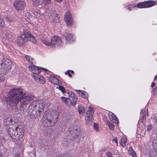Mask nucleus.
Wrapping results in <instances>:
<instances>
[{"label": "nucleus", "mask_w": 157, "mask_h": 157, "mask_svg": "<svg viewBox=\"0 0 157 157\" xmlns=\"http://www.w3.org/2000/svg\"><path fill=\"white\" fill-rule=\"evenodd\" d=\"M153 128V127L151 125L149 124L147 126V131L149 132L152 130Z\"/></svg>", "instance_id": "obj_37"}, {"label": "nucleus", "mask_w": 157, "mask_h": 157, "mask_svg": "<svg viewBox=\"0 0 157 157\" xmlns=\"http://www.w3.org/2000/svg\"><path fill=\"white\" fill-rule=\"evenodd\" d=\"M69 132L71 134V136L75 138H77L81 134L80 128L76 126L71 128Z\"/></svg>", "instance_id": "obj_11"}, {"label": "nucleus", "mask_w": 157, "mask_h": 157, "mask_svg": "<svg viewBox=\"0 0 157 157\" xmlns=\"http://www.w3.org/2000/svg\"><path fill=\"white\" fill-rule=\"evenodd\" d=\"M155 82H153L151 83V87H153L154 86H155Z\"/></svg>", "instance_id": "obj_48"}, {"label": "nucleus", "mask_w": 157, "mask_h": 157, "mask_svg": "<svg viewBox=\"0 0 157 157\" xmlns=\"http://www.w3.org/2000/svg\"><path fill=\"white\" fill-rule=\"evenodd\" d=\"M71 93H70L69 90H65V92L63 94H64V95L65 96L70 97L71 96Z\"/></svg>", "instance_id": "obj_30"}, {"label": "nucleus", "mask_w": 157, "mask_h": 157, "mask_svg": "<svg viewBox=\"0 0 157 157\" xmlns=\"http://www.w3.org/2000/svg\"><path fill=\"white\" fill-rule=\"evenodd\" d=\"M2 36L5 38L12 40L13 39L14 35L9 30L3 29L2 30Z\"/></svg>", "instance_id": "obj_12"}, {"label": "nucleus", "mask_w": 157, "mask_h": 157, "mask_svg": "<svg viewBox=\"0 0 157 157\" xmlns=\"http://www.w3.org/2000/svg\"><path fill=\"white\" fill-rule=\"evenodd\" d=\"M5 25L4 22L2 19L0 18V26L3 27Z\"/></svg>", "instance_id": "obj_34"}, {"label": "nucleus", "mask_w": 157, "mask_h": 157, "mask_svg": "<svg viewBox=\"0 0 157 157\" xmlns=\"http://www.w3.org/2000/svg\"><path fill=\"white\" fill-rule=\"evenodd\" d=\"M110 120L116 123H118L119 122L118 119L116 116L111 112H110L108 114Z\"/></svg>", "instance_id": "obj_16"}, {"label": "nucleus", "mask_w": 157, "mask_h": 157, "mask_svg": "<svg viewBox=\"0 0 157 157\" xmlns=\"http://www.w3.org/2000/svg\"><path fill=\"white\" fill-rule=\"evenodd\" d=\"M54 77H52V76L49 77V79L51 82H52V81L53 79L54 78Z\"/></svg>", "instance_id": "obj_43"}, {"label": "nucleus", "mask_w": 157, "mask_h": 157, "mask_svg": "<svg viewBox=\"0 0 157 157\" xmlns=\"http://www.w3.org/2000/svg\"><path fill=\"white\" fill-rule=\"evenodd\" d=\"M69 142L67 139L65 138L63 140L62 142V145L63 146H67L68 145Z\"/></svg>", "instance_id": "obj_25"}, {"label": "nucleus", "mask_w": 157, "mask_h": 157, "mask_svg": "<svg viewBox=\"0 0 157 157\" xmlns=\"http://www.w3.org/2000/svg\"><path fill=\"white\" fill-rule=\"evenodd\" d=\"M15 157H20V155L18 154H16L15 155Z\"/></svg>", "instance_id": "obj_50"}, {"label": "nucleus", "mask_w": 157, "mask_h": 157, "mask_svg": "<svg viewBox=\"0 0 157 157\" xmlns=\"http://www.w3.org/2000/svg\"><path fill=\"white\" fill-rule=\"evenodd\" d=\"M62 157H71L70 155H67L66 154V155H64Z\"/></svg>", "instance_id": "obj_47"}, {"label": "nucleus", "mask_w": 157, "mask_h": 157, "mask_svg": "<svg viewBox=\"0 0 157 157\" xmlns=\"http://www.w3.org/2000/svg\"><path fill=\"white\" fill-rule=\"evenodd\" d=\"M154 81L157 80V75L155 76L154 78Z\"/></svg>", "instance_id": "obj_52"}, {"label": "nucleus", "mask_w": 157, "mask_h": 157, "mask_svg": "<svg viewBox=\"0 0 157 157\" xmlns=\"http://www.w3.org/2000/svg\"><path fill=\"white\" fill-rule=\"evenodd\" d=\"M59 89L63 93H64L65 89L64 87L62 86H59L58 87Z\"/></svg>", "instance_id": "obj_32"}, {"label": "nucleus", "mask_w": 157, "mask_h": 157, "mask_svg": "<svg viewBox=\"0 0 157 157\" xmlns=\"http://www.w3.org/2000/svg\"><path fill=\"white\" fill-rule=\"evenodd\" d=\"M129 152L130 154L132 155L133 157H136V155L135 152L133 150L131 147L129 148Z\"/></svg>", "instance_id": "obj_24"}, {"label": "nucleus", "mask_w": 157, "mask_h": 157, "mask_svg": "<svg viewBox=\"0 0 157 157\" xmlns=\"http://www.w3.org/2000/svg\"><path fill=\"white\" fill-rule=\"evenodd\" d=\"M11 62L8 59H6L3 60L0 65V73L5 74L11 68Z\"/></svg>", "instance_id": "obj_5"}, {"label": "nucleus", "mask_w": 157, "mask_h": 157, "mask_svg": "<svg viewBox=\"0 0 157 157\" xmlns=\"http://www.w3.org/2000/svg\"><path fill=\"white\" fill-rule=\"evenodd\" d=\"M107 155L108 157H112V154L110 152L108 153Z\"/></svg>", "instance_id": "obj_44"}, {"label": "nucleus", "mask_w": 157, "mask_h": 157, "mask_svg": "<svg viewBox=\"0 0 157 157\" xmlns=\"http://www.w3.org/2000/svg\"><path fill=\"white\" fill-rule=\"evenodd\" d=\"M156 149H155V152L156 153V155H157V147H156Z\"/></svg>", "instance_id": "obj_57"}, {"label": "nucleus", "mask_w": 157, "mask_h": 157, "mask_svg": "<svg viewBox=\"0 0 157 157\" xmlns=\"http://www.w3.org/2000/svg\"><path fill=\"white\" fill-rule=\"evenodd\" d=\"M44 3L45 5H47L49 4L51 0H43Z\"/></svg>", "instance_id": "obj_38"}, {"label": "nucleus", "mask_w": 157, "mask_h": 157, "mask_svg": "<svg viewBox=\"0 0 157 157\" xmlns=\"http://www.w3.org/2000/svg\"><path fill=\"white\" fill-rule=\"evenodd\" d=\"M67 98H66L63 97H61V99L62 101H63L65 103L67 101Z\"/></svg>", "instance_id": "obj_39"}, {"label": "nucleus", "mask_w": 157, "mask_h": 157, "mask_svg": "<svg viewBox=\"0 0 157 157\" xmlns=\"http://www.w3.org/2000/svg\"><path fill=\"white\" fill-rule=\"evenodd\" d=\"M59 82V80L58 78H55V77L53 79V81L51 83L55 84H57Z\"/></svg>", "instance_id": "obj_31"}, {"label": "nucleus", "mask_w": 157, "mask_h": 157, "mask_svg": "<svg viewBox=\"0 0 157 157\" xmlns=\"http://www.w3.org/2000/svg\"><path fill=\"white\" fill-rule=\"evenodd\" d=\"M37 0H32L33 3H34Z\"/></svg>", "instance_id": "obj_54"}, {"label": "nucleus", "mask_w": 157, "mask_h": 157, "mask_svg": "<svg viewBox=\"0 0 157 157\" xmlns=\"http://www.w3.org/2000/svg\"><path fill=\"white\" fill-rule=\"evenodd\" d=\"M71 72L72 73V74H74V72L73 71H72V70H71Z\"/></svg>", "instance_id": "obj_58"}, {"label": "nucleus", "mask_w": 157, "mask_h": 157, "mask_svg": "<svg viewBox=\"0 0 157 157\" xmlns=\"http://www.w3.org/2000/svg\"><path fill=\"white\" fill-rule=\"evenodd\" d=\"M13 5L17 10L20 11L23 10L26 4L23 0H17L14 1Z\"/></svg>", "instance_id": "obj_9"}, {"label": "nucleus", "mask_w": 157, "mask_h": 157, "mask_svg": "<svg viewBox=\"0 0 157 157\" xmlns=\"http://www.w3.org/2000/svg\"><path fill=\"white\" fill-rule=\"evenodd\" d=\"M76 92L78 93L79 94H81L82 95V94H83V93H84V91L79 90H76Z\"/></svg>", "instance_id": "obj_40"}, {"label": "nucleus", "mask_w": 157, "mask_h": 157, "mask_svg": "<svg viewBox=\"0 0 157 157\" xmlns=\"http://www.w3.org/2000/svg\"><path fill=\"white\" fill-rule=\"evenodd\" d=\"M64 36H65L66 39L68 42L74 41L73 37L71 34L66 33L64 34Z\"/></svg>", "instance_id": "obj_18"}, {"label": "nucleus", "mask_w": 157, "mask_h": 157, "mask_svg": "<svg viewBox=\"0 0 157 157\" xmlns=\"http://www.w3.org/2000/svg\"><path fill=\"white\" fill-rule=\"evenodd\" d=\"M56 44L61 45L62 44V42L61 38L58 36H54L51 39L50 45L51 46H53Z\"/></svg>", "instance_id": "obj_13"}, {"label": "nucleus", "mask_w": 157, "mask_h": 157, "mask_svg": "<svg viewBox=\"0 0 157 157\" xmlns=\"http://www.w3.org/2000/svg\"><path fill=\"white\" fill-rule=\"evenodd\" d=\"M79 113L80 114H82L85 113V109L83 107L79 106L78 107Z\"/></svg>", "instance_id": "obj_23"}, {"label": "nucleus", "mask_w": 157, "mask_h": 157, "mask_svg": "<svg viewBox=\"0 0 157 157\" xmlns=\"http://www.w3.org/2000/svg\"><path fill=\"white\" fill-rule=\"evenodd\" d=\"M14 122H15L10 118H6L4 120V125L7 126V128H8V126H12L13 124V123ZM8 128H7V129Z\"/></svg>", "instance_id": "obj_17"}, {"label": "nucleus", "mask_w": 157, "mask_h": 157, "mask_svg": "<svg viewBox=\"0 0 157 157\" xmlns=\"http://www.w3.org/2000/svg\"><path fill=\"white\" fill-rule=\"evenodd\" d=\"M25 58L28 61H29L31 63H33L32 61L33 60V59L31 57L29 56L26 55L25 56Z\"/></svg>", "instance_id": "obj_28"}, {"label": "nucleus", "mask_w": 157, "mask_h": 157, "mask_svg": "<svg viewBox=\"0 0 157 157\" xmlns=\"http://www.w3.org/2000/svg\"><path fill=\"white\" fill-rule=\"evenodd\" d=\"M113 141H115L116 143V144H117V138H114L113 139Z\"/></svg>", "instance_id": "obj_45"}, {"label": "nucleus", "mask_w": 157, "mask_h": 157, "mask_svg": "<svg viewBox=\"0 0 157 157\" xmlns=\"http://www.w3.org/2000/svg\"><path fill=\"white\" fill-rule=\"evenodd\" d=\"M57 117L52 116L50 114H46L42 119V124L45 127H49L54 125L57 121Z\"/></svg>", "instance_id": "obj_4"}, {"label": "nucleus", "mask_w": 157, "mask_h": 157, "mask_svg": "<svg viewBox=\"0 0 157 157\" xmlns=\"http://www.w3.org/2000/svg\"><path fill=\"white\" fill-rule=\"evenodd\" d=\"M5 80V78L2 75H0V82H2Z\"/></svg>", "instance_id": "obj_42"}, {"label": "nucleus", "mask_w": 157, "mask_h": 157, "mask_svg": "<svg viewBox=\"0 0 157 157\" xmlns=\"http://www.w3.org/2000/svg\"><path fill=\"white\" fill-rule=\"evenodd\" d=\"M146 120V117L145 115V113L144 114L142 119L143 121H145Z\"/></svg>", "instance_id": "obj_46"}, {"label": "nucleus", "mask_w": 157, "mask_h": 157, "mask_svg": "<svg viewBox=\"0 0 157 157\" xmlns=\"http://www.w3.org/2000/svg\"><path fill=\"white\" fill-rule=\"evenodd\" d=\"M29 69L33 73L36 75L39 74L41 71V69L39 67L35 66L33 65L29 66Z\"/></svg>", "instance_id": "obj_15"}, {"label": "nucleus", "mask_w": 157, "mask_h": 157, "mask_svg": "<svg viewBox=\"0 0 157 157\" xmlns=\"http://www.w3.org/2000/svg\"><path fill=\"white\" fill-rule=\"evenodd\" d=\"M43 3L41 0H37L34 3H33L34 6L36 7L40 5Z\"/></svg>", "instance_id": "obj_26"}, {"label": "nucleus", "mask_w": 157, "mask_h": 157, "mask_svg": "<svg viewBox=\"0 0 157 157\" xmlns=\"http://www.w3.org/2000/svg\"><path fill=\"white\" fill-rule=\"evenodd\" d=\"M153 92L155 94H157V87H155L153 89Z\"/></svg>", "instance_id": "obj_41"}, {"label": "nucleus", "mask_w": 157, "mask_h": 157, "mask_svg": "<svg viewBox=\"0 0 157 157\" xmlns=\"http://www.w3.org/2000/svg\"><path fill=\"white\" fill-rule=\"evenodd\" d=\"M155 121H156H156H157V120H156V119H155Z\"/></svg>", "instance_id": "obj_62"}, {"label": "nucleus", "mask_w": 157, "mask_h": 157, "mask_svg": "<svg viewBox=\"0 0 157 157\" xmlns=\"http://www.w3.org/2000/svg\"><path fill=\"white\" fill-rule=\"evenodd\" d=\"M5 19L7 21H13V19L11 18H10L9 17H7V16H5Z\"/></svg>", "instance_id": "obj_35"}, {"label": "nucleus", "mask_w": 157, "mask_h": 157, "mask_svg": "<svg viewBox=\"0 0 157 157\" xmlns=\"http://www.w3.org/2000/svg\"><path fill=\"white\" fill-rule=\"evenodd\" d=\"M147 116H149V115H148V113H147Z\"/></svg>", "instance_id": "obj_60"}, {"label": "nucleus", "mask_w": 157, "mask_h": 157, "mask_svg": "<svg viewBox=\"0 0 157 157\" xmlns=\"http://www.w3.org/2000/svg\"><path fill=\"white\" fill-rule=\"evenodd\" d=\"M28 31L27 30H24L23 33L20 36L17 40V43L19 46H22L26 41H28L27 34Z\"/></svg>", "instance_id": "obj_7"}, {"label": "nucleus", "mask_w": 157, "mask_h": 157, "mask_svg": "<svg viewBox=\"0 0 157 157\" xmlns=\"http://www.w3.org/2000/svg\"><path fill=\"white\" fill-rule=\"evenodd\" d=\"M7 132L12 139L18 140L24 136V128L22 125H19L16 128L15 131L12 128L9 127Z\"/></svg>", "instance_id": "obj_3"}, {"label": "nucleus", "mask_w": 157, "mask_h": 157, "mask_svg": "<svg viewBox=\"0 0 157 157\" xmlns=\"http://www.w3.org/2000/svg\"><path fill=\"white\" fill-rule=\"evenodd\" d=\"M78 100V99L74 93L71 92V96L67 98L65 104L68 106L72 105L75 106Z\"/></svg>", "instance_id": "obj_10"}, {"label": "nucleus", "mask_w": 157, "mask_h": 157, "mask_svg": "<svg viewBox=\"0 0 157 157\" xmlns=\"http://www.w3.org/2000/svg\"><path fill=\"white\" fill-rule=\"evenodd\" d=\"M107 125H108L109 129L110 130H113L114 129V126L113 123L108 122L107 123Z\"/></svg>", "instance_id": "obj_27"}, {"label": "nucleus", "mask_w": 157, "mask_h": 157, "mask_svg": "<svg viewBox=\"0 0 157 157\" xmlns=\"http://www.w3.org/2000/svg\"><path fill=\"white\" fill-rule=\"evenodd\" d=\"M34 79L36 82L41 84H43L46 81L44 78L42 76H36Z\"/></svg>", "instance_id": "obj_19"}, {"label": "nucleus", "mask_w": 157, "mask_h": 157, "mask_svg": "<svg viewBox=\"0 0 157 157\" xmlns=\"http://www.w3.org/2000/svg\"><path fill=\"white\" fill-rule=\"evenodd\" d=\"M94 129L96 131H98L99 130V126L98 124L97 123H94Z\"/></svg>", "instance_id": "obj_33"}, {"label": "nucleus", "mask_w": 157, "mask_h": 157, "mask_svg": "<svg viewBox=\"0 0 157 157\" xmlns=\"http://www.w3.org/2000/svg\"><path fill=\"white\" fill-rule=\"evenodd\" d=\"M2 153L0 151V157H2Z\"/></svg>", "instance_id": "obj_55"}, {"label": "nucleus", "mask_w": 157, "mask_h": 157, "mask_svg": "<svg viewBox=\"0 0 157 157\" xmlns=\"http://www.w3.org/2000/svg\"><path fill=\"white\" fill-rule=\"evenodd\" d=\"M26 92L21 88L11 89L8 92V97L6 99L7 105L12 108L16 107L21 100L20 107L24 109L30 101L34 99L33 96H25Z\"/></svg>", "instance_id": "obj_1"}, {"label": "nucleus", "mask_w": 157, "mask_h": 157, "mask_svg": "<svg viewBox=\"0 0 157 157\" xmlns=\"http://www.w3.org/2000/svg\"><path fill=\"white\" fill-rule=\"evenodd\" d=\"M128 10H132L131 8H129V7H128Z\"/></svg>", "instance_id": "obj_59"}, {"label": "nucleus", "mask_w": 157, "mask_h": 157, "mask_svg": "<svg viewBox=\"0 0 157 157\" xmlns=\"http://www.w3.org/2000/svg\"><path fill=\"white\" fill-rule=\"evenodd\" d=\"M153 145L154 146L155 145V144H153Z\"/></svg>", "instance_id": "obj_61"}, {"label": "nucleus", "mask_w": 157, "mask_h": 157, "mask_svg": "<svg viewBox=\"0 0 157 157\" xmlns=\"http://www.w3.org/2000/svg\"><path fill=\"white\" fill-rule=\"evenodd\" d=\"M44 104L42 100H36L31 102L28 108L31 118H34L40 116L44 111Z\"/></svg>", "instance_id": "obj_2"}, {"label": "nucleus", "mask_w": 157, "mask_h": 157, "mask_svg": "<svg viewBox=\"0 0 157 157\" xmlns=\"http://www.w3.org/2000/svg\"><path fill=\"white\" fill-rule=\"evenodd\" d=\"M28 40H29L32 42L33 43H35L36 42V40L34 37L28 31L27 34Z\"/></svg>", "instance_id": "obj_20"}, {"label": "nucleus", "mask_w": 157, "mask_h": 157, "mask_svg": "<svg viewBox=\"0 0 157 157\" xmlns=\"http://www.w3.org/2000/svg\"><path fill=\"white\" fill-rule=\"evenodd\" d=\"M156 115H157V114H156Z\"/></svg>", "instance_id": "obj_64"}, {"label": "nucleus", "mask_w": 157, "mask_h": 157, "mask_svg": "<svg viewBox=\"0 0 157 157\" xmlns=\"http://www.w3.org/2000/svg\"><path fill=\"white\" fill-rule=\"evenodd\" d=\"M44 70H45V71H47V70L46 69H44Z\"/></svg>", "instance_id": "obj_63"}, {"label": "nucleus", "mask_w": 157, "mask_h": 157, "mask_svg": "<svg viewBox=\"0 0 157 157\" xmlns=\"http://www.w3.org/2000/svg\"><path fill=\"white\" fill-rule=\"evenodd\" d=\"M155 4V2L154 1H148L138 3L135 7L138 8H147L152 6Z\"/></svg>", "instance_id": "obj_8"}, {"label": "nucleus", "mask_w": 157, "mask_h": 157, "mask_svg": "<svg viewBox=\"0 0 157 157\" xmlns=\"http://www.w3.org/2000/svg\"><path fill=\"white\" fill-rule=\"evenodd\" d=\"M142 113H143V109H142L140 111L141 114Z\"/></svg>", "instance_id": "obj_56"}, {"label": "nucleus", "mask_w": 157, "mask_h": 157, "mask_svg": "<svg viewBox=\"0 0 157 157\" xmlns=\"http://www.w3.org/2000/svg\"><path fill=\"white\" fill-rule=\"evenodd\" d=\"M64 18L65 22L68 25H72L71 16L69 12H67L65 13Z\"/></svg>", "instance_id": "obj_14"}, {"label": "nucleus", "mask_w": 157, "mask_h": 157, "mask_svg": "<svg viewBox=\"0 0 157 157\" xmlns=\"http://www.w3.org/2000/svg\"><path fill=\"white\" fill-rule=\"evenodd\" d=\"M54 0L56 1L57 2H60L62 1V0Z\"/></svg>", "instance_id": "obj_51"}, {"label": "nucleus", "mask_w": 157, "mask_h": 157, "mask_svg": "<svg viewBox=\"0 0 157 157\" xmlns=\"http://www.w3.org/2000/svg\"><path fill=\"white\" fill-rule=\"evenodd\" d=\"M88 93L87 92L84 91V93H83V94H82V97L84 98H87L88 97Z\"/></svg>", "instance_id": "obj_36"}, {"label": "nucleus", "mask_w": 157, "mask_h": 157, "mask_svg": "<svg viewBox=\"0 0 157 157\" xmlns=\"http://www.w3.org/2000/svg\"><path fill=\"white\" fill-rule=\"evenodd\" d=\"M127 143V140L125 136L122 137L121 140V145L123 147L125 146Z\"/></svg>", "instance_id": "obj_21"}, {"label": "nucleus", "mask_w": 157, "mask_h": 157, "mask_svg": "<svg viewBox=\"0 0 157 157\" xmlns=\"http://www.w3.org/2000/svg\"><path fill=\"white\" fill-rule=\"evenodd\" d=\"M41 41L45 45H47L48 46H51L50 42L49 41H48L47 40H41Z\"/></svg>", "instance_id": "obj_29"}, {"label": "nucleus", "mask_w": 157, "mask_h": 157, "mask_svg": "<svg viewBox=\"0 0 157 157\" xmlns=\"http://www.w3.org/2000/svg\"><path fill=\"white\" fill-rule=\"evenodd\" d=\"M71 72V70H68L67 72L65 73V74L66 75H68V74H69V73Z\"/></svg>", "instance_id": "obj_49"}, {"label": "nucleus", "mask_w": 157, "mask_h": 157, "mask_svg": "<svg viewBox=\"0 0 157 157\" xmlns=\"http://www.w3.org/2000/svg\"><path fill=\"white\" fill-rule=\"evenodd\" d=\"M68 76L70 77H71L72 76V75H71V74L70 73H69V74H68Z\"/></svg>", "instance_id": "obj_53"}, {"label": "nucleus", "mask_w": 157, "mask_h": 157, "mask_svg": "<svg viewBox=\"0 0 157 157\" xmlns=\"http://www.w3.org/2000/svg\"><path fill=\"white\" fill-rule=\"evenodd\" d=\"M49 14L50 15H49L50 18L52 20H54L56 17H56V14L55 11H53L52 13H50Z\"/></svg>", "instance_id": "obj_22"}, {"label": "nucleus", "mask_w": 157, "mask_h": 157, "mask_svg": "<svg viewBox=\"0 0 157 157\" xmlns=\"http://www.w3.org/2000/svg\"><path fill=\"white\" fill-rule=\"evenodd\" d=\"M94 114V110L93 108L91 106L89 107L86 113V123L88 124L92 125L93 123V115Z\"/></svg>", "instance_id": "obj_6"}]
</instances>
